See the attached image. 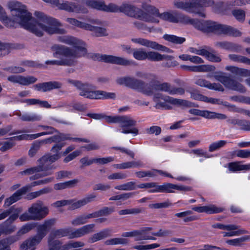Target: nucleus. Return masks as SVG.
Wrapping results in <instances>:
<instances>
[{
	"instance_id": "aec40b11",
	"label": "nucleus",
	"mask_w": 250,
	"mask_h": 250,
	"mask_svg": "<svg viewBox=\"0 0 250 250\" xmlns=\"http://www.w3.org/2000/svg\"><path fill=\"white\" fill-rule=\"evenodd\" d=\"M87 24L86 30L90 31L97 37H101L107 35L105 28L101 27L99 26L103 24V22L99 19L87 18Z\"/></svg>"
},
{
	"instance_id": "052dcab7",
	"label": "nucleus",
	"mask_w": 250,
	"mask_h": 250,
	"mask_svg": "<svg viewBox=\"0 0 250 250\" xmlns=\"http://www.w3.org/2000/svg\"><path fill=\"white\" fill-rule=\"evenodd\" d=\"M208 50L211 51V52H209L208 50H206V53H205L206 55H205V57L209 61L213 62H220L221 61V59L219 56L218 55H216V54H214V51H213L211 48H208Z\"/></svg>"
},
{
	"instance_id": "20e7f679",
	"label": "nucleus",
	"mask_w": 250,
	"mask_h": 250,
	"mask_svg": "<svg viewBox=\"0 0 250 250\" xmlns=\"http://www.w3.org/2000/svg\"><path fill=\"white\" fill-rule=\"evenodd\" d=\"M213 3L212 0H175L173 1V5L176 8L197 14L202 18H205L206 14L199 8L207 7Z\"/></svg>"
},
{
	"instance_id": "9b49d317",
	"label": "nucleus",
	"mask_w": 250,
	"mask_h": 250,
	"mask_svg": "<svg viewBox=\"0 0 250 250\" xmlns=\"http://www.w3.org/2000/svg\"><path fill=\"white\" fill-rule=\"evenodd\" d=\"M210 21H199L190 18L188 16L177 12L176 23L193 25L197 29L207 33Z\"/></svg>"
},
{
	"instance_id": "69168bd1",
	"label": "nucleus",
	"mask_w": 250,
	"mask_h": 250,
	"mask_svg": "<svg viewBox=\"0 0 250 250\" xmlns=\"http://www.w3.org/2000/svg\"><path fill=\"white\" fill-rule=\"evenodd\" d=\"M208 111L207 110H201L195 108H192L188 110V112L191 114L196 116H200L207 119L208 114Z\"/></svg>"
},
{
	"instance_id": "37998d69",
	"label": "nucleus",
	"mask_w": 250,
	"mask_h": 250,
	"mask_svg": "<svg viewBox=\"0 0 250 250\" xmlns=\"http://www.w3.org/2000/svg\"><path fill=\"white\" fill-rule=\"evenodd\" d=\"M161 192L172 193L173 189H177L183 190L185 189V188L182 186H178L176 185L171 183H166L161 185Z\"/></svg>"
},
{
	"instance_id": "c85d7f7f",
	"label": "nucleus",
	"mask_w": 250,
	"mask_h": 250,
	"mask_svg": "<svg viewBox=\"0 0 250 250\" xmlns=\"http://www.w3.org/2000/svg\"><path fill=\"white\" fill-rule=\"evenodd\" d=\"M190 94V97L195 100H199L206 103H211L212 104H221L223 102L219 99L208 98L199 93V92L195 89L188 91Z\"/></svg>"
},
{
	"instance_id": "8fccbe9b",
	"label": "nucleus",
	"mask_w": 250,
	"mask_h": 250,
	"mask_svg": "<svg viewBox=\"0 0 250 250\" xmlns=\"http://www.w3.org/2000/svg\"><path fill=\"white\" fill-rule=\"evenodd\" d=\"M53 168V167L49 168H46V165L44 166V170L42 173L36 172L35 174L29 177L30 181L38 179L40 178L50 175L52 174V171L49 170Z\"/></svg>"
},
{
	"instance_id": "4c0bfd02",
	"label": "nucleus",
	"mask_w": 250,
	"mask_h": 250,
	"mask_svg": "<svg viewBox=\"0 0 250 250\" xmlns=\"http://www.w3.org/2000/svg\"><path fill=\"white\" fill-rule=\"evenodd\" d=\"M111 230L109 229H104L98 233L94 234L88 239L90 243H95L98 241L105 239L111 235Z\"/></svg>"
},
{
	"instance_id": "7ed1b4c3",
	"label": "nucleus",
	"mask_w": 250,
	"mask_h": 250,
	"mask_svg": "<svg viewBox=\"0 0 250 250\" xmlns=\"http://www.w3.org/2000/svg\"><path fill=\"white\" fill-rule=\"evenodd\" d=\"M67 82L75 86L80 91L79 95L90 99H111L116 98L113 92H107L102 90L93 91L92 86L88 83H83L81 81L68 79Z\"/></svg>"
},
{
	"instance_id": "a878e982",
	"label": "nucleus",
	"mask_w": 250,
	"mask_h": 250,
	"mask_svg": "<svg viewBox=\"0 0 250 250\" xmlns=\"http://www.w3.org/2000/svg\"><path fill=\"white\" fill-rule=\"evenodd\" d=\"M7 80L13 83L28 85L35 83L37 81V79L31 76L25 77L20 75H12L7 77Z\"/></svg>"
},
{
	"instance_id": "b1692460",
	"label": "nucleus",
	"mask_w": 250,
	"mask_h": 250,
	"mask_svg": "<svg viewBox=\"0 0 250 250\" xmlns=\"http://www.w3.org/2000/svg\"><path fill=\"white\" fill-rule=\"evenodd\" d=\"M138 2L141 3V8L145 13L148 14L151 18L153 19V21H146V22L158 23L159 20L156 18L158 9L150 4V0H138Z\"/></svg>"
},
{
	"instance_id": "c03bdc74",
	"label": "nucleus",
	"mask_w": 250,
	"mask_h": 250,
	"mask_svg": "<svg viewBox=\"0 0 250 250\" xmlns=\"http://www.w3.org/2000/svg\"><path fill=\"white\" fill-rule=\"evenodd\" d=\"M228 57L232 61L250 65V59L246 56L232 54L229 55Z\"/></svg>"
},
{
	"instance_id": "412c9836",
	"label": "nucleus",
	"mask_w": 250,
	"mask_h": 250,
	"mask_svg": "<svg viewBox=\"0 0 250 250\" xmlns=\"http://www.w3.org/2000/svg\"><path fill=\"white\" fill-rule=\"evenodd\" d=\"M118 123L120 124L121 127L123 128L122 131V133H132L135 135L138 134L139 131L136 128H132L129 129L124 128L136 125V121L130 117L128 116H119Z\"/></svg>"
},
{
	"instance_id": "4be33fe9",
	"label": "nucleus",
	"mask_w": 250,
	"mask_h": 250,
	"mask_svg": "<svg viewBox=\"0 0 250 250\" xmlns=\"http://www.w3.org/2000/svg\"><path fill=\"white\" fill-rule=\"evenodd\" d=\"M18 212L12 214L9 218L0 225V236L2 234L8 235L12 233L16 230V226L13 223L18 218Z\"/></svg>"
},
{
	"instance_id": "4d7b16f0",
	"label": "nucleus",
	"mask_w": 250,
	"mask_h": 250,
	"mask_svg": "<svg viewBox=\"0 0 250 250\" xmlns=\"http://www.w3.org/2000/svg\"><path fill=\"white\" fill-rule=\"evenodd\" d=\"M232 14L239 22H243L245 20L246 13L241 9H235L232 11Z\"/></svg>"
},
{
	"instance_id": "a19ab883",
	"label": "nucleus",
	"mask_w": 250,
	"mask_h": 250,
	"mask_svg": "<svg viewBox=\"0 0 250 250\" xmlns=\"http://www.w3.org/2000/svg\"><path fill=\"white\" fill-rule=\"evenodd\" d=\"M229 169L231 171L250 170V164L243 165L241 162H231L229 164Z\"/></svg>"
},
{
	"instance_id": "1a4fd4ad",
	"label": "nucleus",
	"mask_w": 250,
	"mask_h": 250,
	"mask_svg": "<svg viewBox=\"0 0 250 250\" xmlns=\"http://www.w3.org/2000/svg\"><path fill=\"white\" fill-rule=\"evenodd\" d=\"M214 78L217 81L221 83L226 88L240 93H245L246 91L245 87L236 80L232 79L230 76L226 73L220 72L214 75Z\"/></svg>"
},
{
	"instance_id": "a18cd8bd",
	"label": "nucleus",
	"mask_w": 250,
	"mask_h": 250,
	"mask_svg": "<svg viewBox=\"0 0 250 250\" xmlns=\"http://www.w3.org/2000/svg\"><path fill=\"white\" fill-rule=\"evenodd\" d=\"M52 191L51 188L49 187H46L43 188L40 190L32 192L29 193L27 195V198L28 200H33L36 198H37L42 195L47 194L50 193Z\"/></svg>"
},
{
	"instance_id": "2f4dec72",
	"label": "nucleus",
	"mask_w": 250,
	"mask_h": 250,
	"mask_svg": "<svg viewBox=\"0 0 250 250\" xmlns=\"http://www.w3.org/2000/svg\"><path fill=\"white\" fill-rule=\"evenodd\" d=\"M45 63L47 65L74 66L77 63V61L74 58L65 57V58H62L58 60L46 61Z\"/></svg>"
},
{
	"instance_id": "f8f14e48",
	"label": "nucleus",
	"mask_w": 250,
	"mask_h": 250,
	"mask_svg": "<svg viewBox=\"0 0 250 250\" xmlns=\"http://www.w3.org/2000/svg\"><path fill=\"white\" fill-rule=\"evenodd\" d=\"M48 231L43 224L40 225L37 228V234L25 240L20 246L21 250H27L40 244Z\"/></svg>"
},
{
	"instance_id": "5701e85b",
	"label": "nucleus",
	"mask_w": 250,
	"mask_h": 250,
	"mask_svg": "<svg viewBox=\"0 0 250 250\" xmlns=\"http://www.w3.org/2000/svg\"><path fill=\"white\" fill-rule=\"evenodd\" d=\"M131 41L134 43L153 49L161 50L168 53L171 52V50L168 48L156 42L151 41L146 39L141 38H132L131 39Z\"/></svg>"
},
{
	"instance_id": "6e6552de",
	"label": "nucleus",
	"mask_w": 250,
	"mask_h": 250,
	"mask_svg": "<svg viewBox=\"0 0 250 250\" xmlns=\"http://www.w3.org/2000/svg\"><path fill=\"white\" fill-rule=\"evenodd\" d=\"M116 82L118 84L125 85L132 89L137 90L143 94L151 93L150 89L144 88V86L146 85L144 81L134 77L130 76L119 77L116 80Z\"/></svg>"
},
{
	"instance_id": "e2e57ef3",
	"label": "nucleus",
	"mask_w": 250,
	"mask_h": 250,
	"mask_svg": "<svg viewBox=\"0 0 250 250\" xmlns=\"http://www.w3.org/2000/svg\"><path fill=\"white\" fill-rule=\"evenodd\" d=\"M227 141L224 140H220L214 142L210 145L208 150L209 152H213L223 147L227 144Z\"/></svg>"
},
{
	"instance_id": "bb28decb",
	"label": "nucleus",
	"mask_w": 250,
	"mask_h": 250,
	"mask_svg": "<svg viewBox=\"0 0 250 250\" xmlns=\"http://www.w3.org/2000/svg\"><path fill=\"white\" fill-rule=\"evenodd\" d=\"M84 3L87 6L98 10L107 12H112L113 3L106 5L103 1L95 0H85Z\"/></svg>"
},
{
	"instance_id": "2eb2a0df",
	"label": "nucleus",
	"mask_w": 250,
	"mask_h": 250,
	"mask_svg": "<svg viewBox=\"0 0 250 250\" xmlns=\"http://www.w3.org/2000/svg\"><path fill=\"white\" fill-rule=\"evenodd\" d=\"M94 59L99 61H103L106 63L125 66L132 65L134 63L133 61L127 60L123 57L105 54H96Z\"/></svg>"
},
{
	"instance_id": "dca6fc26",
	"label": "nucleus",
	"mask_w": 250,
	"mask_h": 250,
	"mask_svg": "<svg viewBox=\"0 0 250 250\" xmlns=\"http://www.w3.org/2000/svg\"><path fill=\"white\" fill-rule=\"evenodd\" d=\"M28 211L32 214L34 220H41L48 214L49 209L47 207L43 205L42 201L38 200L32 205Z\"/></svg>"
},
{
	"instance_id": "774afa93",
	"label": "nucleus",
	"mask_w": 250,
	"mask_h": 250,
	"mask_svg": "<svg viewBox=\"0 0 250 250\" xmlns=\"http://www.w3.org/2000/svg\"><path fill=\"white\" fill-rule=\"evenodd\" d=\"M42 145L40 141H37L32 144V147L29 151L28 154L30 157H33L39 150Z\"/></svg>"
},
{
	"instance_id": "bf43d9fd",
	"label": "nucleus",
	"mask_w": 250,
	"mask_h": 250,
	"mask_svg": "<svg viewBox=\"0 0 250 250\" xmlns=\"http://www.w3.org/2000/svg\"><path fill=\"white\" fill-rule=\"evenodd\" d=\"M66 21L72 25L85 30H86L88 24V23L80 21L75 18H67Z\"/></svg>"
},
{
	"instance_id": "864d4df0",
	"label": "nucleus",
	"mask_w": 250,
	"mask_h": 250,
	"mask_svg": "<svg viewBox=\"0 0 250 250\" xmlns=\"http://www.w3.org/2000/svg\"><path fill=\"white\" fill-rule=\"evenodd\" d=\"M104 243L106 245H127L128 240L124 238H114L106 240Z\"/></svg>"
},
{
	"instance_id": "473e14b6",
	"label": "nucleus",
	"mask_w": 250,
	"mask_h": 250,
	"mask_svg": "<svg viewBox=\"0 0 250 250\" xmlns=\"http://www.w3.org/2000/svg\"><path fill=\"white\" fill-rule=\"evenodd\" d=\"M162 99L168 103L173 105L187 107L196 106L194 103L186 100L174 98L168 96H166Z\"/></svg>"
},
{
	"instance_id": "7c9ffc66",
	"label": "nucleus",
	"mask_w": 250,
	"mask_h": 250,
	"mask_svg": "<svg viewBox=\"0 0 250 250\" xmlns=\"http://www.w3.org/2000/svg\"><path fill=\"white\" fill-rule=\"evenodd\" d=\"M96 197V195L91 194L85 197V198L76 202H74L73 200H71L72 202L71 204H69L68 209L75 210L76 209L80 208L93 201Z\"/></svg>"
},
{
	"instance_id": "603ef678",
	"label": "nucleus",
	"mask_w": 250,
	"mask_h": 250,
	"mask_svg": "<svg viewBox=\"0 0 250 250\" xmlns=\"http://www.w3.org/2000/svg\"><path fill=\"white\" fill-rule=\"evenodd\" d=\"M21 210L20 208H15L14 206H12L7 209L3 210L0 213V220L5 219L8 216H10L12 214L18 212V215L21 212Z\"/></svg>"
},
{
	"instance_id": "79ce46f5",
	"label": "nucleus",
	"mask_w": 250,
	"mask_h": 250,
	"mask_svg": "<svg viewBox=\"0 0 250 250\" xmlns=\"http://www.w3.org/2000/svg\"><path fill=\"white\" fill-rule=\"evenodd\" d=\"M191 214H192V211L189 210L177 213L175 214V216L178 218H183V221L185 223L197 220L198 219V217L196 216H188V215H190Z\"/></svg>"
},
{
	"instance_id": "58836bf2",
	"label": "nucleus",
	"mask_w": 250,
	"mask_h": 250,
	"mask_svg": "<svg viewBox=\"0 0 250 250\" xmlns=\"http://www.w3.org/2000/svg\"><path fill=\"white\" fill-rule=\"evenodd\" d=\"M192 209L198 212H206L209 214L218 213L222 211V209L217 208L214 205L194 207L192 208Z\"/></svg>"
},
{
	"instance_id": "ddd939ff",
	"label": "nucleus",
	"mask_w": 250,
	"mask_h": 250,
	"mask_svg": "<svg viewBox=\"0 0 250 250\" xmlns=\"http://www.w3.org/2000/svg\"><path fill=\"white\" fill-rule=\"evenodd\" d=\"M65 145L66 144L63 141L54 144L50 149L53 154L47 153L43 156L38 160L40 164L43 165H47V163L51 164L60 159L62 156V152L60 151Z\"/></svg>"
},
{
	"instance_id": "f257e3e1",
	"label": "nucleus",
	"mask_w": 250,
	"mask_h": 250,
	"mask_svg": "<svg viewBox=\"0 0 250 250\" xmlns=\"http://www.w3.org/2000/svg\"><path fill=\"white\" fill-rule=\"evenodd\" d=\"M8 6L12 15L15 16V20L21 22L22 27L38 37H42L44 32L50 35L66 33L65 29L59 27L61 23L55 18L38 11L35 12L37 19L32 18L25 6L17 1H9Z\"/></svg>"
},
{
	"instance_id": "9d476101",
	"label": "nucleus",
	"mask_w": 250,
	"mask_h": 250,
	"mask_svg": "<svg viewBox=\"0 0 250 250\" xmlns=\"http://www.w3.org/2000/svg\"><path fill=\"white\" fill-rule=\"evenodd\" d=\"M207 33L224 34L235 37H240L242 35V33L237 29L212 21H209Z\"/></svg>"
},
{
	"instance_id": "f704fd0d",
	"label": "nucleus",
	"mask_w": 250,
	"mask_h": 250,
	"mask_svg": "<svg viewBox=\"0 0 250 250\" xmlns=\"http://www.w3.org/2000/svg\"><path fill=\"white\" fill-rule=\"evenodd\" d=\"M177 12L176 11H170L160 13L158 10L156 18H159L163 21L176 23Z\"/></svg>"
},
{
	"instance_id": "393cba45",
	"label": "nucleus",
	"mask_w": 250,
	"mask_h": 250,
	"mask_svg": "<svg viewBox=\"0 0 250 250\" xmlns=\"http://www.w3.org/2000/svg\"><path fill=\"white\" fill-rule=\"evenodd\" d=\"M156 91H161L167 92L170 95H183L185 93L184 88L172 86L170 83L167 82L161 83L159 82Z\"/></svg>"
},
{
	"instance_id": "4468645a",
	"label": "nucleus",
	"mask_w": 250,
	"mask_h": 250,
	"mask_svg": "<svg viewBox=\"0 0 250 250\" xmlns=\"http://www.w3.org/2000/svg\"><path fill=\"white\" fill-rule=\"evenodd\" d=\"M47 243L49 248L51 250H68L71 249H76L83 247L84 243L82 241H69L62 245V243L59 240L48 236Z\"/></svg>"
},
{
	"instance_id": "72a5a7b5",
	"label": "nucleus",
	"mask_w": 250,
	"mask_h": 250,
	"mask_svg": "<svg viewBox=\"0 0 250 250\" xmlns=\"http://www.w3.org/2000/svg\"><path fill=\"white\" fill-rule=\"evenodd\" d=\"M195 83L200 86L206 87L209 89L222 92L224 91L223 87L220 83H211L209 81L204 79H198L196 81Z\"/></svg>"
},
{
	"instance_id": "c756f323",
	"label": "nucleus",
	"mask_w": 250,
	"mask_h": 250,
	"mask_svg": "<svg viewBox=\"0 0 250 250\" xmlns=\"http://www.w3.org/2000/svg\"><path fill=\"white\" fill-rule=\"evenodd\" d=\"M28 190V187H23L18 190L10 197L5 199L4 202V206L9 207L12 204L19 201L23 195L25 194Z\"/></svg>"
},
{
	"instance_id": "f03ea898",
	"label": "nucleus",
	"mask_w": 250,
	"mask_h": 250,
	"mask_svg": "<svg viewBox=\"0 0 250 250\" xmlns=\"http://www.w3.org/2000/svg\"><path fill=\"white\" fill-rule=\"evenodd\" d=\"M58 41L72 45L73 48L61 44H54L51 47V49L53 52V56L54 58H58V55H62L65 57H70L76 60L84 56L87 53L83 42L76 38L71 36L59 37Z\"/></svg>"
},
{
	"instance_id": "39448f33",
	"label": "nucleus",
	"mask_w": 250,
	"mask_h": 250,
	"mask_svg": "<svg viewBox=\"0 0 250 250\" xmlns=\"http://www.w3.org/2000/svg\"><path fill=\"white\" fill-rule=\"evenodd\" d=\"M112 6V12L113 13H123L129 17H133L144 21H154L153 19L145 13L142 9L137 7L129 2H124L120 5L113 3Z\"/></svg>"
},
{
	"instance_id": "a211bd4d",
	"label": "nucleus",
	"mask_w": 250,
	"mask_h": 250,
	"mask_svg": "<svg viewBox=\"0 0 250 250\" xmlns=\"http://www.w3.org/2000/svg\"><path fill=\"white\" fill-rule=\"evenodd\" d=\"M43 0L57 7L60 10H65L68 12L80 13L81 11L80 6L73 2L65 0L60 2L59 0Z\"/></svg>"
},
{
	"instance_id": "e433bc0d",
	"label": "nucleus",
	"mask_w": 250,
	"mask_h": 250,
	"mask_svg": "<svg viewBox=\"0 0 250 250\" xmlns=\"http://www.w3.org/2000/svg\"><path fill=\"white\" fill-rule=\"evenodd\" d=\"M0 20L2 21L5 26L7 27L12 28L15 27L16 23H19L21 26V22L15 20V16L12 15L11 18L7 17L6 13L3 8L0 5Z\"/></svg>"
},
{
	"instance_id": "0e129e2a",
	"label": "nucleus",
	"mask_w": 250,
	"mask_h": 250,
	"mask_svg": "<svg viewBox=\"0 0 250 250\" xmlns=\"http://www.w3.org/2000/svg\"><path fill=\"white\" fill-rule=\"evenodd\" d=\"M3 70L9 72L12 74H19L24 72L25 70L20 66H11L3 68Z\"/></svg>"
},
{
	"instance_id": "0eeeda50",
	"label": "nucleus",
	"mask_w": 250,
	"mask_h": 250,
	"mask_svg": "<svg viewBox=\"0 0 250 250\" xmlns=\"http://www.w3.org/2000/svg\"><path fill=\"white\" fill-rule=\"evenodd\" d=\"M133 57L139 61L148 59L153 62H158L164 60L170 61L173 57L168 55H162L154 51L146 52L143 48L133 49L132 52Z\"/></svg>"
},
{
	"instance_id": "338daca9",
	"label": "nucleus",
	"mask_w": 250,
	"mask_h": 250,
	"mask_svg": "<svg viewBox=\"0 0 250 250\" xmlns=\"http://www.w3.org/2000/svg\"><path fill=\"white\" fill-rule=\"evenodd\" d=\"M87 222L85 214H82L73 219L71 222V224L75 226H78L85 224Z\"/></svg>"
},
{
	"instance_id": "3c124183",
	"label": "nucleus",
	"mask_w": 250,
	"mask_h": 250,
	"mask_svg": "<svg viewBox=\"0 0 250 250\" xmlns=\"http://www.w3.org/2000/svg\"><path fill=\"white\" fill-rule=\"evenodd\" d=\"M133 26L137 29L142 31L144 33L148 32L151 33L154 31L153 27H149L147 25L142 21H135L133 22Z\"/></svg>"
},
{
	"instance_id": "6ab92c4d",
	"label": "nucleus",
	"mask_w": 250,
	"mask_h": 250,
	"mask_svg": "<svg viewBox=\"0 0 250 250\" xmlns=\"http://www.w3.org/2000/svg\"><path fill=\"white\" fill-rule=\"evenodd\" d=\"M152 230L151 227H144L140 229L134 230L130 232H125L122 233V236L124 237H135V241H142L146 240H156V238L148 235L147 231Z\"/></svg>"
},
{
	"instance_id": "5fc2aeb1",
	"label": "nucleus",
	"mask_w": 250,
	"mask_h": 250,
	"mask_svg": "<svg viewBox=\"0 0 250 250\" xmlns=\"http://www.w3.org/2000/svg\"><path fill=\"white\" fill-rule=\"evenodd\" d=\"M115 188L119 190H132L136 188V185L134 182H129L125 184L116 186Z\"/></svg>"
},
{
	"instance_id": "423d86ee",
	"label": "nucleus",
	"mask_w": 250,
	"mask_h": 250,
	"mask_svg": "<svg viewBox=\"0 0 250 250\" xmlns=\"http://www.w3.org/2000/svg\"><path fill=\"white\" fill-rule=\"evenodd\" d=\"M94 227V224H91L83 226L74 230L69 228L53 230L51 231L48 236L54 239L65 236H68L69 239L79 238L92 232Z\"/></svg>"
},
{
	"instance_id": "ea45409f",
	"label": "nucleus",
	"mask_w": 250,
	"mask_h": 250,
	"mask_svg": "<svg viewBox=\"0 0 250 250\" xmlns=\"http://www.w3.org/2000/svg\"><path fill=\"white\" fill-rule=\"evenodd\" d=\"M68 139L67 135L63 133H59L57 135L52 136L48 138L41 140L40 142L42 145L44 144H51L52 143H55V144L59 142L66 140Z\"/></svg>"
},
{
	"instance_id": "de8ad7c7",
	"label": "nucleus",
	"mask_w": 250,
	"mask_h": 250,
	"mask_svg": "<svg viewBox=\"0 0 250 250\" xmlns=\"http://www.w3.org/2000/svg\"><path fill=\"white\" fill-rule=\"evenodd\" d=\"M215 67L210 65H201L199 66H190V72H208L213 71Z\"/></svg>"
},
{
	"instance_id": "680f3d73",
	"label": "nucleus",
	"mask_w": 250,
	"mask_h": 250,
	"mask_svg": "<svg viewBox=\"0 0 250 250\" xmlns=\"http://www.w3.org/2000/svg\"><path fill=\"white\" fill-rule=\"evenodd\" d=\"M41 117L35 114H24L21 117V120L24 122H35L40 121Z\"/></svg>"
},
{
	"instance_id": "49530a36",
	"label": "nucleus",
	"mask_w": 250,
	"mask_h": 250,
	"mask_svg": "<svg viewBox=\"0 0 250 250\" xmlns=\"http://www.w3.org/2000/svg\"><path fill=\"white\" fill-rule=\"evenodd\" d=\"M163 39L167 41L178 44H181L186 41L185 38L168 34L164 35L163 36Z\"/></svg>"
},
{
	"instance_id": "c9c22d12",
	"label": "nucleus",
	"mask_w": 250,
	"mask_h": 250,
	"mask_svg": "<svg viewBox=\"0 0 250 250\" xmlns=\"http://www.w3.org/2000/svg\"><path fill=\"white\" fill-rule=\"evenodd\" d=\"M225 69L237 77H250V70L234 66H227Z\"/></svg>"
},
{
	"instance_id": "6e6d98bb",
	"label": "nucleus",
	"mask_w": 250,
	"mask_h": 250,
	"mask_svg": "<svg viewBox=\"0 0 250 250\" xmlns=\"http://www.w3.org/2000/svg\"><path fill=\"white\" fill-rule=\"evenodd\" d=\"M45 165H43L42 164H40V165L38 167H33L29 168H27L22 171L21 172V175H31L36 172H40L41 171H43L44 170V166Z\"/></svg>"
},
{
	"instance_id": "13d9d810",
	"label": "nucleus",
	"mask_w": 250,
	"mask_h": 250,
	"mask_svg": "<svg viewBox=\"0 0 250 250\" xmlns=\"http://www.w3.org/2000/svg\"><path fill=\"white\" fill-rule=\"evenodd\" d=\"M249 239V236H245L240 238L228 240L226 243L229 245L233 246H241L243 243Z\"/></svg>"
},
{
	"instance_id": "f3484780",
	"label": "nucleus",
	"mask_w": 250,
	"mask_h": 250,
	"mask_svg": "<svg viewBox=\"0 0 250 250\" xmlns=\"http://www.w3.org/2000/svg\"><path fill=\"white\" fill-rule=\"evenodd\" d=\"M136 75L137 77L144 79L145 80H146L148 82V83H145V84L146 85L144 86V88L145 89H149L151 91L150 94H145L147 96L152 95L153 94V91L156 90L157 88V85L159 83L158 77L153 74L150 73H144L140 71H138L136 73Z\"/></svg>"
},
{
	"instance_id": "09e8293b",
	"label": "nucleus",
	"mask_w": 250,
	"mask_h": 250,
	"mask_svg": "<svg viewBox=\"0 0 250 250\" xmlns=\"http://www.w3.org/2000/svg\"><path fill=\"white\" fill-rule=\"evenodd\" d=\"M36 227L35 223H27L22 226L20 229L17 231V234L20 237V239L22 235L28 233L31 230L33 229Z\"/></svg>"
},
{
	"instance_id": "cd10ccee",
	"label": "nucleus",
	"mask_w": 250,
	"mask_h": 250,
	"mask_svg": "<svg viewBox=\"0 0 250 250\" xmlns=\"http://www.w3.org/2000/svg\"><path fill=\"white\" fill-rule=\"evenodd\" d=\"M62 83L57 81H50L36 84L33 86L34 88L39 91L45 92L53 89H60Z\"/></svg>"
}]
</instances>
